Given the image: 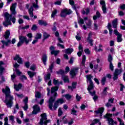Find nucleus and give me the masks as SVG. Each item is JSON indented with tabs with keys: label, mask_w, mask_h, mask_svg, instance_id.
Here are the masks:
<instances>
[{
	"label": "nucleus",
	"mask_w": 125,
	"mask_h": 125,
	"mask_svg": "<svg viewBox=\"0 0 125 125\" xmlns=\"http://www.w3.org/2000/svg\"><path fill=\"white\" fill-rule=\"evenodd\" d=\"M2 92L5 95L4 103L6 104L7 108H11L13 105V96L10 95V88L6 86L5 89H2Z\"/></svg>",
	"instance_id": "1"
},
{
	"label": "nucleus",
	"mask_w": 125,
	"mask_h": 125,
	"mask_svg": "<svg viewBox=\"0 0 125 125\" xmlns=\"http://www.w3.org/2000/svg\"><path fill=\"white\" fill-rule=\"evenodd\" d=\"M16 5H17V3L16 2L12 4L10 7L11 14H9L8 12H5L4 14V18H8L9 20H10V18L12 17V15H15L17 13L16 11Z\"/></svg>",
	"instance_id": "2"
},
{
	"label": "nucleus",
	"mask_w": 125,
	"mask_h": 125,
	"mask_svg": "<svg viewBox=\"0 0 125 125\" xmlns=\"http://www.w3.org/2000/svg\"><path fill=\"white\" fill-rule=\"evenodd\" d=\"M19 42L17 43L18 47H19V46H21V45H22V44H23L24 42L25 43V44H26V45L29 44V43L30 42V39L27 40L26 36H19Z\"/></svg>",
	"instance_id": "3"
},
{
	"label": "nucleus",
	"mask_w": 125,
	"mask_h": 125,
	"mask_svg": "<svg viewBox=\"0 0 125 125\" xmlns=\"http://www.w3.org/2000/svg\"><path fill=\"white\" fill-rule=\"evenodd\" d=\"M73 13V11L71 9L68 8H64L61 12V17L62 18H66L67 15H70Z\"/></svg>",
	"instance_id": "4"
},
{
	"label": "nucleus",
	"mask_w": 125,
	"mask_h": 125,
	"mask_svg": "<svg viewBox=\"0 0 125 125\" xmlns=\"http://www.w3.org/2000/svg\"><path fill=\"white\" fill-rule=\"evenodd\" d=\"M58 94L57 92H55L54 94V98L53 97H50L49 101H48V107L51 111H53V108H52V107H53V103L54 101H55V98L56 96H57Z\"/></svg>",
	"instance_id": "5"
},
{
	"label": "nucleus",
	"mask_w": 125,
	"mask_h": 125,
	"mask_svg": "<svg viewBox=\"0 0 125 125\" xmlns=\"http://www.w3.org/2000/svg\"><path fill=\"white\" fill-rule=\"evenodd\" d=\"M91 78H92V76H91V75H87L86 76L87 82V81H89V85L88 86L87 88L88 91H90L94 87V86L93 85V82L91 80Z\"/></svg>",
	"instance_id": "6"
},
{
	"label": "nucleus",
	"mask_w": 125,
	"mask_h": 125,
	"mask_svg": "<svg viewBox=\"0 0 125 125\" xmlns=\"http://www.w3.org/2000/svg\"><path fill=\"white\" fill-rule=\"evenodd\" d=\"M123 72V68H121L120 69L116 68L115 70L114 73L113 74V81H117L118 80V78L119 77V75H121Z\"/></svg>",
	"instance_id": "7"
},
{
	"label": "nucleus",
	"mask_w": 125,
	"mask_h": 125,
	"mask_svg": "<svg viewBox=\"0 0 125 125\" xmlns=\"http://www.w3.org/2000/svg\"><path fill=\"white\" fill-rule=\"evenodd\" d=\"M49 50H50V53L51 55H54L55 57L57 56L59 53H60V50H55V47L53 45H51L49 47Z\"/></svg>",
	"instance_id": "8"
},
{
	"label": "nucleus",
	"mask_w": 125,
	"mask_h": 125,
	"mask_svg": "<svg viewBox=\"0 0 125 125\" xmlns=\"http://www.w3.org/2000/svg\"><path fill=\"white\" fill-rule=\"evenodd\" d=\"M33 110L32 112V115H37L38 113L41 112V108L38 105V104H35L33 106Z\"/></svg>",
	"instance_id": "9"
},
{
	"label": "nucleus",
	"mask_w": 125,
	"mask_h": 125,
	"mask_svg": "<svg viewBox=\"0 0 125 125\" xmlns=\"http://www.w3.org/2000/svg\"><path fill=\"white\" fill-rule=\"evenodd\" d=\"M41 119H40V121L39 122L40 125H43V122L46 120H47V117L46 116V113H43L41 115Z\"/></svg>",
	"instance_id": "10"
},
{
	"label": "nucleus",
	"mask_w": 125,
	"mask_h": 125,
	"mask_svg": "<svg viewBox=\"0 0 125 125\" xmlns=\"http://www.w3.org/2000/svg\"><path fill=\"white\" fill-rule=\"evenodd\" d=\"M3 25L4 27H8L9 25H11V20H9L8 18H4V21L2 22Z\"/></svg>",
	"instance_id": "11"
},
{
	"label": "nucleus",
	"mask_w": 125,
	"mask_h": 125,
	"mask_svg": "<svg viewBox=\"0 0 125 125\" xmlns=\"http://www.w3.org/2000/svg\"><path fill=\"white\" fill-rule=\"evenodd\" d=\"M100 3L102 5V8L103 13L105 14L107 11V8H106V3H105V1L104 0H102L100 1Z\"/></svg>",
	"instance_id": "12"
},
{
	"label": "nucleus",
	"mask_w": 125,
	"mask_h": 125,
	"mask_svg": "<svg viewBox=\"0 0 125 125\" xmlns=\"http://www.w3.org/2000/svg\"><path fill=\"white\" fill-rule=\"evenodd\" d=\"M29 101V98L26 97L24 99H23V102L24 103V106L23 107L24 111H27L29 106H28V102Z\"/></svg>",
	"instance_id": "13"
},
{
	"label": "nucleus",
	"mask_w": 125,
	"mask_h": 125,
	"mask_svg": "<svg viewBox=\"0 0 125 125\" xmlns=\"http://www.w3.org/2000/svg\"><path fill=\"white\" fill-rule=\"evenodd\" d=\"M104 107H99L98 110H95L94 111L95 115L97 116V115L100 114L101 117H102V114H103V112H104Z\"/></svg>",
	"instance_id": "14"
},
{
	"label": "nucleus",
	"mask_w": 125,
	"mask_h": 125,
	"mask_svg": "<svg viewBox=\"0 0 125 125\" xmlns=\"http://www.w3.org/2000/svg\"><path fill=\"white\" fill-rule=\"evenodd\" d=\"M79 70L78 68H73L70 71V75L71 76L72 78H75L76 76H77V73Z\"/></svg>",
	"instance_id": "15"
},
{
	"label": "nucleus",
	"mask_w": 125,
	"mask_h": 125,
	"mask_svg": "<svg viewBox=\"0 0 125 125\" xmlns=\"http://www.w3.org/2000/svg\"><path fill=\"white\" fill-rule=\"evenodd\" d=\"M106 121H107V124L108 125H117V121H114L113 118H108V119H106Z\"/></svg>",
	"instance_id": "16"
},
{
	"label": "nucleus",
	"mask_w": 125,
	"mask_h": 125,
	"mask_svg": "<svg viewBox=\"0 0 125 125\" xmlns=\"http://www.w3.org/2000/svg\"><path fill=\"white\" fill-rule=\"evenodd\" d=\"M42 60L44 66H46V61H47V55L46 54H44L42 56Z\"/></svg>",
	"instance_id": "17"
},
{
	"label": "nucleus",
	"mask_w": 125,
	"mask_h": 125,
	"mask_svg": "<svg viewBox=\"0 0 125 125\" xmlns=\"http://www.w3.org/2000/svg\"><path fill=\"white\" fill-rule=\"evenodd\" d=\"M27 74L28 76H29V78L31 79V80H33L34 77L37 75V72H32L31 71H28Z\"/></svg>",
	"instance_id": "18"
},
{
	"label": "nucleus",
	"mask_w": 125,
	"mask_h": 125,
	"mask_svg": "<svg viewBox=\"0 0 125 125\" xmlns=\"http://www.w3.org/2000/svg\"><path fill=\"white\" fill-rule=\"evenodd\" d=\"M22 86H23V85L21 83H19L18 85H17V84L14 85V88L15 90H16V91H19V90H20V89L22 88Z\"/></svg>",
	"instance_id": "19"
},
{
	"label": "nucleus",
	"mask_w": 125,
	"mask_h": 125,
	"mask_svg": "<svg viewBox=\"0 0 125 125\" xmlns=\"http://www.w3.org/2000/svg\"><path fill=\"white\" fill-rule=\"evenodd\" d=\"M101 17V14L99 12V11H97L96 13V15L93 16V19L94 21L97 20V18H100Z\"/></svg>",
	"instance_id": "20"
},
{
	"label": "nucleus",
	"mask_w": 125,
	"mask_h": 125,
	"mask_svg": "<svg viewBox=\"0 0 125 125\" xmlns=\"http://www.w3.org/2000/svg\"><path fill=\"white\" fill-rule=\"evenodd\" d=\"M33 11H34V8L33 7V6H31L28 10L29 14L31 18L34 17V13Z\"/></svg>",
	"instance_id": "21"
},
{
	"label": "nucleus",
	"mask_w": 125,
	"mask_h": 125,
	"mask_svg": "<svg viewBox=\"0 0 125 125\" xmlns=\"http://www.w3.org/2000/svg\"><path fill=\"white\" fill-rule=\"evenodd\" d=\"M106 27L109 30V36H112V34L113 33V29H112V24H111L110 23H108Z\"/></svg>",
	"instance_id": "22"
},
{
	"label": "nucleus",
	"mask_w": 125,
	"mask_h": 125,
	"mask_svg": "<svg viewBox=\"0 0 125 125\" xmlns=\"http://www.w3.org/2000/svg\"><path fill=\"white\" fill-rule=\"evenodd\" d=\"M59 89V86H55L54 87H52L51 88V93H54V92H56L57 90Z\"/></svg>",
	"instance_id": "23"
},
{
	"label": "nucleus",
	"mask_w": 125,
	"mask_h": 125,
	"mask_svg": "<svg viewBox=\"0 0 125 125\" xmlns=\"http://www.w3.org/2000/svg\"><path fill=\"white\" fill-rule=\"evenodd\" d=\"M50 37V34H48L47 32H43V39L42 42H44L45 40H47V39H48Z\"/></svg>",
	"instance_id": "24"
},
{
	"label": "nucleus",
	"mask_w": 125,
	"mask_h": 125,
	"mask_svg": "<svg viewBox=\"0 0 125 125\" xmlns=\"http://www.w3.org/2000/svg\"><path fill=\"white\" fill-rule=\"evenodd\" d=\"M112 26L114 29L118 28V19H115L112 21Z\"/></svg>",
	"instance_id": "25"
},
{
	"label": "nucleus",
	"mask_w": 125,
	"mask_h": 125,
	"mask_svg": "<svg viewBox=\"0 0 125 125\" xmlns=\"http://www.w3.org/2000/svg\"><path fill=\"white\" fill-rule=\"evenodd\" d=\"M113 116H114L113 114L107 113L104 116V119H112Z\"/></svg>",
	"instance_id": "26"
},
{
	"label": "nucleus",
	"mask_w": 125,
	"mask_h": 125,
	"mask_svg": "<svg viewBox=\"0 0 125 125\" xmlns=\"http://www.w3.org/2000/svg\"><path fill=\"white\" fill-rule=\"evenodd\" d=\"M38 23L39 25H41V26H44V27L47 26V22L42 20L38 21Z\"/></svg>",
	"instance_id": "27"
},
{
	"label": "nucleus",
	"mask_w": 125,
	"mask_h": 125,
	"mask_svg": "<svg viewBox=\"0 0 125 125\" xmlns=\"http://www.w3.org/2000/svg\"><path fill=\"white\" fill-rule=\"evenodd\" d=\"M57 75H61L62 77H64L65 75V71L62 69H60L59 71L56 72Z\"/></svg>",
	"instance_id": "28"
},
{
	"label": "nucleus",
	"mask_w": 125,
	"mask_h": 125,
	"mask_svg": "<svg viewBox=\"0 0 125 125\" xmlns=\"http://www.w3.org/2000/svg\"><path fill=\"white\" fill-rule=\"evenodd\" d=\"M62 121L64 125H67V124L68 123V119L66 118V115L64 116L62 118V120H60V122H61Z\"/></svg>",
	"instance_id": "29"
},
{
	"label": "nucleus",
	"mask_w": 125,
	"mask_h": 125,
	"mask_svg": "<svg viewBox=\"0 0 125 125\" xmlns=\"http://www.w3.org/2000/svg\"><path fill=\"white\" fill-rule=\"evenodd\" d=\"M73 51H74V49H73V48H68L65 49L66 54H71Z\"/></svg>",
	"instance_id": "30"
},
{
	"label": "nucleus",
	"mask_w": 125,
	"mask_h": 125,
	"mask_svg": "<svg viewBox=\"0 0 125 125\" xmlns=\"http://www.w3.org/2000/svg\"><path fill=\"white\" fill-rule=\"evenodd\" d=\"M62 80H63L64 83H70V79H69V77H68L67 76H62Z\"/></svg>",
	"instance_id": "31"
},
{
	"label": "nucleus",
	"mask_w": 125,
	"mask_h": 125,
	"mask_svg": "<svg viewBox=\"0 0 125 125\" xmlns=\"http://www.w3.org/2000/svg\"><path fill=\"white\" fill-rule=\"evenodd\" d=\"M9 36H10V31L9 30H6L5 35H4V37L6 40H7L8 38H9Z\"/></svg>",
	"instance_id": "32"
},
{
	"label": "nucleus",
	"mask_w": 125,
	"mask_h": 125,
	"mask_svg": "<svg viewBox=\"0 0 125 125\" xmlns=\"http://www.w3.org/2000/svg\"><path fill=\"white\" fill-rule=\"evenodd\" d=\"M85 60H86V56L83 55L82 57V64L83 66H85Z\"/></svg>",
	"instance_id": "33"
},
{
	"label": "nucleus",
	"mask_w": 125,
	"mask_h": 125,
	"mask_svg": "<svg viewBox=\"0 0 125 125\" xmlns=\"http://www.w3.org/2000/svg\"><path fill=\"white\" fill-rule=\"evenodd\" d=\"M123 37V35L120 34L117 36V42H123V38H122Z\"/></svg>",
	"instance_id": "34"
},
{
	"label": "nucleus",
	"mask_w": 125,
	"mask_h": 125,
	"mask_svg": "<svg viewBox=\"0 0 125 125\" xmlns=\"http://www.w3.org/2000/svg\"><path fill=\"white\" fill-rule=\"evenodd\" d=\"M36 1V3H33V8H39V5L38 3H39V1L38 0H35Z\"/></svg>",
	"instance_id": "35"
},
{
	"label": "nucleus",
	"mask_w": 125,
	"mask_h": 125,
	"mask_svg": "<svg viewBox=\"0 0 125 125\" xmlns=\"http://www.w3.org/2000/svg\"><path fill=\"white\" fill-rule=\"evenodd\" d=\"M107 61L108 62H109V63H112V61H113V56H112V55L109 54L107 58Z\"/></svg>",
	"instance_id": "36"
},
{
	"label": "nucleus",
	"mask_w": 125,
	"mask_h": 125,
	"mask_svg": "<svg viewBox=\"0 0 125 125\" xmlns=\"http://www.w3.org/2000/svg\"><path fill=\"white\" fill-rule=\"evenodd\" d=\"M53 83L54 85H58V86H59V81L55 78L53 80Z\"/></svg>",
	"instance_id": "37"
},
{
	"label": "nucleus",
	"mask_w": 125,
	"mask_h": 125,
	"mask_svg": "<svg viewBox=\"0 0 125 125\" xmlns=\"http://www.w3.org/2000/svg\"><path fill=\"white\" fill-rule=\"evenodd\" d=\"M57 102H58L59 104V103H60V104H63V103H65V102L64 101V99L63 98L58 99L57 100Z\"/></svg>",
	"instance_id": "38"
},
{
	"label": "nucleus",
	"mask_w": 125,
	"mask_h": 125,
	"mask_svg": "<svg viewBox=\"0 0 125 125\" xmlns=\"http://www.w3.org/2000/svg\"><path fill=\"white\" fill-rule=\"evenodd\" d=\"M20 80L21 82H23L24 80H25V81L27 80V77L24 75H22L20 77Z\"/></svg>",
	"instance_id": "39"
},
{
	"label": "nucleus",
	"mask_w": 125,
	"mask_h": 125,
	"mask_svg": "<svg viewBox=\"0 0 125 125\" xmlns=\"http://www.w3.org/2000/svg\"><path fill=\"white\" fill-rule=\"evenodd\" d=\"M105 83H106V77H103L101 80L102 85H105Z\"/></svg>",
	"instance_id": "40"
},
{
	"label": "nucleus",
	"mask_w": 125,
	"mask_h": 125,
	"mask_svg": "<svg viewBox=\"0 0 125 125\" xmlns=\"http://www.w3.org/2000/svg\"><path fill=\"white\" fill-rule=\"evenodd\" d=\"M107 89H108V88L107 87H105L104 89V90L103 91L102 94L104 96H106V95H107Z\"/></svg>",
	"instance_id": "41"
},
{
	"label": "nucleus",
	"mask_w": 125,
	"mask_h": 125,
	"mask_svg": "<svg viewBox=\"0 0 125 125\" xmlns=\"http://www.w3.org/2000/svg\"><path fill=\"white\" fill-rule=\"evenodd\" d=\"M50 76H51V74H50V73H48L46 75V77L44 78V80H45V81H48L49 80H50Z\"/></svg>",
	"instance_id": "42"
},
{
	"label": "nucleus",
	"mask_w": 125,
	"mask_h": 125,
	"mask_svg": "<svg viewBox=\"0 0 125 125\" xmlns=\"http://www.w3.org/2000/svg\"><path fill=\"white\" fill-rule=\"evenodd\" d=\"M41 39H42V34L37 33L35 40H41Z\"/></svg>",
	"instance_id": "43"
},
{
	"label": "nucleus",
	"mask_w": 125,
	"mask_h": 125,
	"mask_svg": "<svg viewBox=\"0 0 125 125\" xmlns=\"http://www.w3.org/2000/svg\"><path fill=\"white\" fill-rule=\"evenodd\" d=\"M58 102H57V101L54 103V105H53V108H54V110L56 111V109H57L58 107Z\"/></svg>",
	"instance_id": "44"
},
{
	"label": "nucleus",
	"mask_w": 125,
	"mask_h": 125,
	"mask_svg": "<svg viewBox=\"0 0 125 125\" xmlns=\"http://www.w3.org/2000/svg\"><path fill=\"white\" fill-rule=\"evenodd\" d=\"M71 115H74L75 116H78L77 114V110H75V108H73L72 109H71Z\"/></svg>",
	"instance_id": "45"
},
{
	"label": "nucleus",
	"mask_w": 125,
	"mask_h": 125,
	"mask_svg": "<svg viewBox=\"0 0 125 125\" xmlns=\"http://www.w3.org/2000/svg\"><path fill=\"white\" fill-rule=\"evenodd\" d=\"M9 119L10 121H11V124H13L14 123H15V121H14V116H10Z\"/></svg>",
	"instance_id": "46"
},
{
	"label": "nucleus",
	"mask_w": 125,
	"mask_h": 125,
	"mask_svg": "<svg viewBox=\"0 0 125 125\" xmlns=\"http://www.w3.org/2000/svg\"><path fill=\"white\" fill-rule=\"evenodd\" d=\"M56 14H57V10L55 9L52 12V14H51L52 18H53L54 17H55Z\"/></svg>",
	"instance_id": "47"
},
{
	"label": "nucleus",
	"mask_w": 125,
	"mask_h": 125,
	"mask_svg": "<svg viewBox=\"0 0 125 125\" xmlns=\"http://www.w3.org/2000/svg\"><path fill=\"white\" fill-rule=\"evenodd\" d=\"M57 30V28L56 27V22H55L53 24V27L52 28V31L54 32H56Z\"/></svg>",
	"instance_id": "48"
},
{
	"label": "nucleus",
	"mask_w": 125,
	"mask_h": 125,
	"mask_svg": "<svg viewBox=\"0 0 125 125\" xmlns=\"http://www.w3.org/2000/svg\"><path fill=\"white\" fill-rule=\"evenodd\" d=\"M78 49H79V51L83 52V45L81 43H79Z\"/></svg>",
	"instance_id": "49"
},
{
	"label": "nucleus",
	"mask_w": 125,
	"mask_h": 125,
	"mask_svg": "<svg viewBox=\"0 0 125 125\" xmlns=\"http://www.w3.org/2000/svg\"><path fill=\"white\" fill-rule=\"evenodd\" d=\"M31 30L32 31H37V30H38V26H37V24H33L31 28Z\"/></svg>",
	"instance_id": "50"
},
{
	"label": "nucleus",
	"mask_w": 125,
	"mask_h": 125,
	"mask_svg": "<svg viewBox=\"0 0 125 125\" xmlns=\"http://www.w3.org/2000/svg\"><path fill=\"white\" fill-rule=\"evenodd\" d=\"M84 51L86 54H87L88 55H89L91 53V52L90 50H89V49L86 48L84 50Z\"/></svg>",
	"instance_id": "51"
},
{
	"label": "nucleus",
	"mask_w": 125,
	"mask_h": 125,
	"mask_svg": "<svg viewBox=\"0 0 125 125\" xmlns=\"http://www.w3.org/2000/svg\"><path fill=\"white\" fill-rule=\"evenodd\" d=\"M36 98H41L42 97V94L40 92H37L36 94H35Z\"/></svg>",
	"instance_id": "52"
},
{
	"label": "nucleus",
	"mask_w": 125,
	"mask_h": 125,
	"mask_svg": "<svg viewBox=\"0 0 125 125\" xmlns=\"http://www.w3.org/2000/svg\"><path fill=\"white\" fill-rule=\"evenodd\" d=\"M15 72L17 76H21V74H22V72H21L18 69H16Z\"/></svg>",
	"instance_id": "53"
},
{
	"label": "nucleus",
	"mask_w": 125,
	"mask_h": 125,
	"mask_svg": "<svg viewBox=\"0 0 125 125\" xmlns=\"http://www.w3.org/2000/svg\"><path fill=\"white\" fill-rule=\"evenodd\" d=\"M65 98L67 100H70L72 99V96L69 94H65Z\"/></svg>",
	"instance_id": "54"
},
{
	"label": "nucleus",
	"mask_w": 125,
	"mask_h": 125,
	"mask_svg": "<svg viewBox=\"0 0 125 125\" xmlns=\"http://www.w3.org/2000/svg\"><path fill=\"white\" fill-rule=\"evenodd\" d=\"M109 69L111 71H114V65H113V62L109 63Z\"/></svg>",
	"instance_id": "55"
},
{
	"label": "nucleus",
	"mask_w": 125,
	"mask_h": 125,
	"mask_svg": "<svg viewBox=\"0 0 125 125\" xmlns=\"http://www.w3.org/2000/svg\"><path fill=\"white\" fill-rule=\"evenodd\" d=\"M78 84L77 82H73L72 83V86L74 89L77 88V84Z\"/></svg>",
	"instance_id": "56"
},
{
	"label": "nucleus",
	"mask_w": 125,
	"mask_h": 125,
	"mask_svg": "<svg viewBox=\"0 0 125 125\" xmlns=\"http://www.w3.org/2000/svg\"><path fill=\"white\" fill-rule=\"evenodd\" d=\"M62 115H63V111H62V110L60 108H59L58 110V117H61Z\"/></svg>",
	"instance_id": "57"
},
{
	"label": "nucleus",
	"mask_w": 125,
	"mask_h": 125,
	"mask_svg": "<svg viewBox=\"0 0 125 125\" xmlns=\"http://www.w3.org/2000/svg\"><path fill=\"white\" fill-rule=\"evenodd\" d=\"M20 58V55L18 54H16L15 57L14 58V61H17Z\"/></svg>",
	"instance_id": "58"
},
{
	"label": "nucleus",
	"mask_w": 125,
	"mask_h": 125,
	"mask_svg": "<svg viewBox=\"0 0 125 125\" xmlns=\"http://www.w3.org/2000/svg\"><path fill=\"white\" fill-rule=\"evenodd\" d=\"M76 99L77 101H78L79 102L81 101V99H82V97L79 96L78 94H77L76 96Z\"/></svg>",
	"instance_id": "59"
},
{
	"label": "nucleus",
	"mask_w": 125,
	"mask_h": 125,
	"mask_svg": "<svg viewBox=\"0 0 125 125\" xmlns=\"http://www.w3.org/2000/svg\"><path fill=\"white\" fill-rule=\"evenodd\" d=\"M98 122L99 121L98 120L94 119L93 120V122L90 125H95L97 124V123H98Z\"/></svg>",
	"instance_id": "60"
},
{
	"label": "nucleus",
	"mask_w": 125,
	"mask_h": 125,
	"mask_svg": "<svg viewBox=\"0 0 125 125\" xmlns=\"http://www.w3.org/2000/svg\"><path fill=\"white\" fill-rule=\"evenodd\" d=\"M0 42L1 43L5 45V46H8V44L7 42H5L4 40H1Z\"/></svg>",
	"instance_id": "61"
},
{
	"label": "nucleus",
	"mask_w": 125,
	"mask_h": 125,
	"mask_svg": "<svg viewBox=\"0 0 125 125\" xmlns=\"http://www.w3.org/2000/svg\"><path fill=\"white\" fill-rule=\"evenodd\" d=\"M114 33L115 34V35H116V36H117V37L118 36H120V35H122V34L120 33L117 29L114 30Z\"/></svg>",
	"instance_id": "62"
},
{
	"label": "nucleus",
	"mask_w": 125,
	"mask_h": 125,
	"mask_svg": "<svg viewBox=\"0 0 125 125\" xmlns=\"http://www.w3.org/2000/svg\"><path fill=\"white\" fill-rule=\"evenodd\" d=\"M24 65L26 67V68H30V62H26L24 63Z\"/></svg>",
	"instance_id": "63"
},
{
	"label": "nucleus",
	"mask_w": 125,
	"mask_h": 125,
	"mask_svg": "<svg viewBox=\"0 0 125 125\" xmlns=\"http://www.w3.org/2000/svg\"><path fill=\"white\" fill-rule=\"evenodd\" d=\"M18 63H19V64H23V60H22V58L20 57L19 59H18Z\"/></svg>",
	"instance_id": "64"
}]
</instances>
